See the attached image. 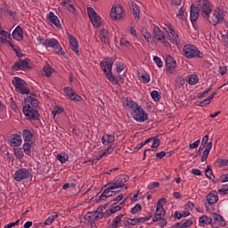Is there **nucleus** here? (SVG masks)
<instances>
[{"instance_id": "1", "label": "nucleus", "mask_w": 228, "mask_h": 228, "mask_svg": "<svg viewBox=\"0 0 228 228\" xmlns=\"http://www.w3.org/2000/svg\"><path fill=\"white\" fill-rule=\"evenodd\" d=\"M37 108L38 100L29 96L25 99V105L23 106L22 111L28 120H37L39 117Z\"/></svg>"}, {"instance_id": "2", "label": "nucleus", "mask_w": 228, "mask_h": 228, "mask_svg": "<svg viewBox=\"0 0 228 228\" xmlns=\"http://www.w3.org/2000/svg\"><path fill=\"white\" fill-rule=\"evenodd\" d=\"M126 105L131 110L133 119L136 122L143 123L145 120H149V114L134 101L126 100Z\"/></svg>"}, {"instance_id": "3", "label": "nucleus", "mask_w": 228, "mask_h": 228, "mask_svg": "<svg viewBox=\"0 0 228 228\" xmlns=\"http://www.w3.org/2000/svg\"><path fill=\"white\" fill-rule=\"evenodd\" d=\"M100 67L108 81L112 85H120V79L113 76V59H105L100 62Z\"/></svg>"}, {"instance_id": "4", "label": "nucleus", "mask_w": 228, "mask_h": 228, "mask_svg": "<svg viewBox=\"0 0 228 228\" xmlns=\"http://www.w3.org/2000/svg\"><path fill=\"white\" fill-rule=\"evenodd\" d=\"M165 204H167L165 200L158 201L156 212L152 218V222H159V226L161 228L167 225V220L165 218V215H167V211L165 210Z\"/></svg>"}, {"instance_id": "5", "label": "nucleus", "mask_w": 228, "mask_h": 228, "mask_svg": "<svg viewBox=\"0 0 228 228\" xmlns=\"http://www.w3.org/2000/svg\"><path fill=\"white\" fill-rule=\"evenodd\" d=\"M196 7H198L199 12L203 19H208L211 12H213V7L209 0H198Z\"/></svg>"}, {"instance_id": "6", "label": "nucleus", "mask_w": 228, "mask_h": 228, "mask_svg": "<svg viewBox=\"0 0 228 228\" xmlns=\"http://www.w3.org/2000/svg\"><path fill=\"white\" fill-rule=\"evenodd\" d=\"M183 53L185 58L189 60L193 58H204V53L199 50L195 45L188 44L183 46Z\"/></svg>"}, {"instance_id": "7", "label": "nucleus", "mask_w": 228, "mask_h": 228, "mask_svg": "<svg viewBox=\"0 0 228 228\" xmlns=\"http://www.w3.org/2000/svg\"><path fill=\"white\" fill-rule=\"evenodd\" d=\"M210 24L213 26H216L217 24H222L224 22V11L220 8H216L212 15L208 14V18L206 19Z\"/></svg>"}, {"instance_id": "8", "label": "nucleus", "mask_w": 228, "mask_h": 228, "mask_svg": "<svg viewBox=\"0 0 228 228\" xmlns=\"http://www.w3.org/2000/svg\"><path fill=\"white\" fill-rule=\"evenodd\" d=\"M12 83L16 92H19L22 95H28L29 89L26 88V82L22 78L14 77L12 80Z\"/></svg>"}, {"instance_id": "9", "label": "nucleus", "mask_w": 228, "mask_h": 228, "mask_svg": "<svg viewBox=\"0 0 228 228\" xmlns=\"http://www.w3.org/2000/svg\"><path fill=\"white\" fill-rule=\"evenodd\" d=\"M209 142V135H205L201 141V145L206 147L200 159L201 163H204L209 158V153L211 152V149H213V142Z\"/></svg>"}, {"instance_id": "10", "label": "nucleus", "mask_w": 228, "mask_h": 228, "mask_svg": "<svg viewBox=\"0 0 228 228\" xmlns=\"http://www.w3.org/2000/svg\"><path fill=\"white\" fill-rule=\"evenodd\" d=\"M29 177H31V172L26 167L17 169L13 175V179L17 181V183H20V181H24V179H29Z\"/></svg>"}, {"instance_id": "11", "label": "nucleus", "mask_w": 228, "mask_h": 228, "mask_svg": "<svg viewBox=\"0 0 228 228\" xmlns=\"http://www.w3.org/2000/svg\"><path fill=\"white\" fill-rule=\"evenodd\" d=\"M87 13H88V17H89L94 28H99L101 26V22H102L101 16H99V14H97L95 10H94V8H92V7L87 8Z\"/></svg>"}, {"instance_id": "12", "label": "nucleus", "mask_w": 228, "mask_h": 228, "mask_svg": "<svg viewBox=\"0 0 228 228\" xmlns=\"http://www.w3.org/2000/svg\"><path fill=\"white\" fill-rule=\"evenodd\" d=\"M129 181V176L126 175H118L114 182L109 183L112 185L111 188H114V190H117L118 188L124 187V184Z\"/></svg>"}, {"instance_id": "13", "label": "nucleus", "mask_w": 228, "mask_h": 228, "mask_svg": "<svg viewBox=\"0 0 228 228\" xmlns=\"http://www.w3.org/2000/svg\"><path fill=\"white\" fill-rule=\"evenodd\" d=\"M110 17L113 19V20H120V19L124 17V11L122 10V6H120V4H115L112 6Z\"/></svg>"}, {"instance_id": "14", "label": "nucleus", "mask_w": 228, "mask_h": 228, "mask_svg": "<svg viewBox=\"0 0 228 228\" xmlns=\"http://www.w3.org/2000/svg\"><path fill=\"white\" fill-rule=\"evenodd\" d=\"M153 38L159 44L167 45V37H165V32H163V30H161V28L159 27H154L153 28Z\"/></svg>"}, {"instance_id": "15", "label": "nucleus", "mask_w": 228, "mask_h": 228, "mask_svg": "<svg viewBox=\"0 0 228 228\" xmlns=\"http://www.w3.org/2000/svg\"><path fill=\"white\" fill-rule=\"evenodd\" d=\"M177 67V62L174 60V57L167 55L166 58V70L169 74H175V68Z\"/></svg>"}, {"instance_id": "16", "label": "nucleus", "mask_w": 228, "mask_h": 228, "mask_svg": "<svg viewBox=\"0 0 228 228\" xmlns=\"http://www.w3.org/2000/svg\"><path fill=\"white\" fill-rule=\"evenodd\" d=\"M68 39L71 51H73V53H75L77 56H79V42L77 41V38L70 34H68Z\"/></svg>"}, {"instance_id": "17", "label": "nucleus", "mask_w": 228, "mask_h": 228, "mask_svg": "<svg viewBox=\"0 0 228 228\" xmlns=\"http://www.w3.org/2000/svg\"><path fill=\"white\" fill-rule=\"evenodd\" d=\"M64 94L67 95V97H69V99H70V101L75 102H81V101H83V98L77 94L74 93L70 87H65Z\"/></svg>"}, {"instance_id": "18", "label": "nucleus", "mask_w": 228, "mask_h": 228, "mask_svg": "<svg viewBox=\"0 0 228 228\" xmlns=\"http://www.w3.org/2000/svg\"><path fill=\"white\" fill-rule=\"evenodd\" d=\"M190 18H191V22L192 24H195L197 20H199V16L200 15V12H199V8L197 7L196 4H191L190 7Z\"/></svg>"}, {"instance_id": "19", "label": "nucleus", "mask_w": 228, "mask_h": 228, "mask_svg": "<svg viewBox=\"0 0 228 228\" xmlns=\"http://www.w3.org/2000/svg\"><path fill=\"white\" fill-rule=\"evenodd\" d=\"M29 63L28 62V59L19 60L12 66V70H26V69H29Z\"/></svg>"}, {"instance_id": "20", "label": "nucleus", "mask_w": 228, "mask_h": 228, "mask_svg": "<svg viewBox=\"0 0 228 228\" xmlns=\"http://www.w3.org/2000/svg\"><path fill=\"white\" fill-rule=\"evenodd\" d=\"M11 39H12V34H10V32L5 30H0V42L2 44L12 45V42H10Z\"/></svg>"}, {"instance_id": "21", "label": "nucleus", "mask_w": 228, "mask_h": 228, "mask_svg": "<svg viewBox=\"0 0 228 228\" xmlns=\"http://www.w3.org/2000/svg\"><path fill=\"white\" fill-rule=\"evenodd\" d=\"M107 186L108 187L102 193L100 200H104V199H108V197H113V194L115 193V191L111 190H115V188H112L113 185L110 183H107Z\"/></svg>"}, {"instance_id": "22", "label": "nucleus", "mask_w": 228, "mask_h": 228, "mask_svg": "<svg viewBox=\"0 0 228 228\" xmlns=\"http://www.w3.org/2000/svg\"><path fill=\"white\" fill-rule=\"evenodd\" d=\"M11 147H20L22 145V137L20 134H12L10 138Z\"/></svg>"}, {"instance_id": "23", "label": "nucleus", "mask_w": 228, "mask_h": 228, "mask_svg": "<svg viewBox=\"0 0 228 228\" xmlns=\"http://www.w3.org/2000/svg\"><path fill=\"white\" fill-rule=\"evenodd\" d=\"M12 37L14 40H18V42H20V40L24 38V32L22 31V28H20V26L16 27V28L12 31Z\"/></svg>"}, {"instance_id": "24", "label": "nucleus", "mask_w": 228, "mask_h": 228, "mask_svg": "<svg viewBox=\"0 0 228 228\" xmlns=\"http://www.w3.org/2000/svg\"><path fill=\"white\" fill-rule=\"evenodd\" d=\"M100 40L108 45L110 44V31L106 28H102L100 30Z\"/></svg>"}, {"instance_id": "25", "label": "nucleus", "mask_w": 228, "mask_h": 228, "mask_svg": "<svg viewBox=\"0 0 228 228\" xmlns=\"http://www.w3.org/2000/svg\"><path fill=\"white\" fill-rule=\"evenodd\" d=\"M115 142V135L110 134H104L102 137V145H111Z\"/></svg>"}, {"instance_id": "26", "label": "nucleus", "mask_w": 228, "mask_h": 228, "mask_svg": "<svg viewBox=\"0 0 228 228\" xmlns=\"http://www.w3.org/2000/svg\"><path fill=\"white\" fill-rule=\"evenodd\" d=\"M125 225L126 227H133L134 225H138V224H142V219H140V217H136V218H127L126 220H125Z\"/></svg>"}, {"instance_id": "27", "label": "nucleus", "mask_w": 228, "mask_h": 228, "mask_svg": "<svg viewBox=\"0 0 228 228\" xmlns=\"http://www.w3.org/2000/svg\"><path fill=\"white\" fill-rule=\"evenodd\" d=\"M161 28H163L167 36L175 31V28L174 27V25H172V23L168 21L162 23Z\"/></svg>"}, {"instance_id": "28", "label": "nucleus", "mask_w": 228, "mask_h": 228, "mask_svg": "<svg viewBox=\"0 0 228 228\" xmlns=\"http://www.w3.org/2000/svg\"><path fill=\"white\" fill-rule=\"evenodd\" d=\"M48 20L49 22H52L56 28H60V19H58V16L54 14V12H50L48 13Z\"/></svg>"}, {"instance_id": "29", "label": "nucleus", "mask_w": 228, "mask_h": 228, "mask_svg": "<svg viewBox=\"0 0 228 228\" xmlns=\"http://www.w3.org/2000/svg\"><path fill=\"white\" fill-rule=\"evenodd\" d=\"M130 8H131L132 13H134L135 17V20H140V7L138 6V4H136V3L134 2H132Z\"/></svg>"}, {"instance_id": "30", "label": "nucleus", "mask_w": 228, "mask_h": 228, "mask_svg": "<svg viewBox=\"0 0 228 228\" xmlns=\"http://www.w3.org/2000/svg\"><path fill=\"white\" fill-rule=\"evenodd\" d=\"M58 44L60 43L55 38L45 39V41H43V45L45 47H52L53 49H54Z\"/></svg>"}, {"instance_id": "31", "label": "nucleus", "mask_w": 228, "mask_h": 228, "mask_svg": "<svg viewBox=\"0 0 228 228\" xmlns=\"http://www.w3.org/2000/svg\"><path fill=\"white\" fill-rule=\"evenodd\" d=\"M212 222L213 219L211 217H208V216H203L199 219V224L200 227H204V225H209L210 224H212Z\"/></svg>"}, {"instance_id": "32", "label": "nucleus", "mask_w": 228, "mask_h": 228, "mask_svg": "<svg viewBox=\"0 0 228 228\" xmlns=\"http://www.w3.org/2000/svg\"><path fill=\"white\" fill-rule=\"evenodd\" d=\"M22 138H23L25 142H32L33 141V133H31L28 129H24L22 131Z\"/></svg>"}, {"instance_id": "33", "label": "nucleus", "mask_w": 228, "mask_h": 228, "mask_svg": "<svg viewBox=\"0 0 228 228\" xmlns=\"http://www.w3.org/2000/svg\"><path fill=\"white\" fill-rule=\"evenodd\" d=\"M193 225V219H186L177 224L178 228H189Z\"/></svg>"}, {"instance_id": "34", "label": "nucleus", "mask_w": 228, "mask_h": 228, "mask_svg": "<svg viewBox=\"0 0 228 228\" xmlns=\"http://www.w3.org/2000/svg\"><path fill=\"white\" fill-rule=\"evenodd\" d=\"M167 37L172 44H179V34H177V30H175L173 33L168 34Z\"/></svg>"}, {"instance_id": "35", "label": "nucleus", "mask_w": 228, "mask_h": 228, "mask_svg": "<svg viewBox=\"0 0 228 228\" xmlns=\"http://www.w3.org/2000/svg\"><path fill=\"white\" fill-rule=\"evenodd\" d=\"M57 159L63 165L66 161H69V154L64 152L60 153L57 155Z\"/></svg>"}, {"instance_id": "36", "label": "nucleus", "mask_w": 228, "mask_h": 228, "mask_svg": "<svg viewBox=\"0 0 228 228\" xmlns=\"http://www.w3.org/2000/svg\"><path fill=\"white\" fill-rule=\"evenodd\" d=\"M138 78L144 84L151 83V75H149V73L143 75L138 74Z\"/></svg>"}, {"instance_id": "37", "label": "nucleus", "mask_w": 228, "mask_h": 228, "mask_svg": "<svg viewBox=\"0 0 228 228\" xmlns=\"http://www.w3.org/2000/svg\"><path fill=\"white\" fill-rule=\"evenodd\" d=\"M113 151H115V148H113V145L110 144L107 149L102 150L100 152L102 156H110V154H112Z\"/></svg>"}, {"instance_id": "38", "label": "nucleus", "mask_w": 228, "mask_h": 228, "mask_svg": "<svg viewBox=\"0 0 228 228\" xmlns=\"http://www.w3.org/2000/svg\"><path fill=\"white\" fill-rule=\"evenodd\" d=\"M122 216H124V215H119V216H116V217L113 219V221H112V223H111V224H110L112 228H117V227H118V224H119L120 222L122 221Z\"/></svg>"}, {"instance_id": "39", "label": "nucleus", "mask_w": 228, "mask_h": 228, "mask_svg": "<svg viewBox=\"0 0 228 228\" xmlns=\"http://www.w3.org/2000/svg\"><path fill=\"white\" fill-rule=\"evenodd\" d=\"M188 83L191 86L197 85V83H199V77L197 75L189 76Z\"/></svg>"}, {"instance_id": "40", "label": "nucleus", "mask_w": 228, "mask_h": 228, "mask_svg": "<svg viewBox=\"0 0 228 228\" xmlns=\"http://www.w3.org/2000/svg\"><path fill=\"white\" fill-rule=\"evenodd\" d=\"M120 209H122V207L114 204L112 205V207L110 208V210H107L106 213L107 215H113L114 213H117V211H120Z\"/></svg>"}, {"instance_id": "41", "label": "nucleus", "mask_w": 228, "mask_h": 228, "mask_svg": "<svg viewBox=\"0 0 228 228\" xmlns=\"http://www.w3.org/2000/svg\"><path fill=\"white\" fill-rule=\"evenodd\" d=\"M151 97L155 102H159V101L161 100V94L156 90L151 93Z\"/></svg>"}, {"instance_id": "42", "label": "nucleus", "mask_w": 228, "mask_h": 228, "mask_svg": "<svg viewBox=\"0 0 228 228\" xmlns=\"http://www.w3.org/2000/svg\"><path fill=\"white\" fill-rule=\"evenodd\" d=\"M43 72L45 73V75L46 76V77H51V75L53 74V72H54V69L53 68H51V66L46 65L44 69H43Z\"/></svg>"}, {"instance_id": "43", "label": "nucleus", "mask_w": 228, "mask_h": 228, "mask_svg": "<svg viewBox=\"0 0 228 228\" xmlns=\"http://www.w3.org/2000/svg\"><path fill=\"white\" fill-rule=\"evenodd\" d=\"M176 17H178L179 20H186V15H184V8L181 7L176 14Z\"/></svg>"}, {"instance_id": "44", "label": "nucleus", "mask_w": 228, "mask_h": 228, "mask_svg": "<svg viewBox=\"0 0 228 228\" xmlns=\"http://www.w3.org/2000/svg\"><path fill=\"white\" fill-rule=\"evenodd\" d=\"M152 140H154V138L147 139L144 142H141V143L137 144V146L134 148V151L137 152V151H140L141 149H142L144 147V145H147V143H151V142H152Z\"/></svg>"}, {"instance_id": "45", "label": "nucleus", "mask_w": 228, "mask_h": 228, "mask_svg": "<svg viewBox=\"0 0 228 228\" xmlns=\"http://www.w3.org/2000/svg\"><path fill=\"white\" fill-rule=\"evenodd\" d=\"M23 151L27 156H31V143L25 142L23 144Z\"/></svg>"}, {"instance_id": "46", "label": "nucleus", "mask_w": 228, "mask_h": 228, "mask_svg": "<svg viewBox=\"0 0 228 228\" xmlns=\"http://www.w3.org/2000/svg\"><path fill=\"white\" fill-rule=\"evenodd\" d=\"M207 200H218V192L214 191L208 194Z\"/></svg>"}, {"instance_id": "47", "label": "nucleus", "mask_w": 228, "mask_h": 228, "mask_svg": "<svg viewBox=\"0 0 228 228\" xmlns=\"http://www.w3.org/2000/svg\"><path fill=\"white\" fill-rule=\"evenodd\" d=\"M205 175L206 177H208V179H211L213 181V179H215V175H213V171L211 170V166H208L207 169L205 170Z\"/></svg>"}, {"instance_id": "48", "label": "nucleus", "mask_w": 228, "mask_h": 228, "mask_svg": "<svg viewBox=\"0 0 228 228\" xmlns=\"http://www.w3.org/2000/svg\"><path fill=\"white\" fill-rule=\"evenodd\" d=\"M120 45L121 47H127V49H131V47H133V45L124 37L120 39Z\"/></svg>"}, {"instance_id": "49", "label": "nucleus", "mask_w": 228, "mask_h": 228, "mask_svg": "<svg viewBox=\"0 0 228 228\" xmlns=\"http://www.w3.org/2000/svg\"><path fill=\"white\" fill-rule=\"evenodd\" d=\"M140 211H142V206L140 203H137L134 208H131L130 213L132 215H136L137 213H140Z\"/></svg>"}, {"instance_id": "50", "label": "nucleus", "mask_w": 228, "mask_h": 228, "mask_svg": "<svg viewBox=\"0 0 228 228\" xmlns=\"http://www.w3.org/2000/svg\"><path fill=\"white\" fill-rule=\"evenodd\" d=\"M14 156H16L18 159H22V158H24V151H22V148H18L15 150Z\"/></svg>"}, {"instance_id": "51", "label": "nucleus", "mask_w": 228, "mask_h": 228, "mask_svg": "<svg viewBox=\"0 0 228 228\" xmlns=\"http://www.w3.org/2000/svg\"><path fill=\"white\" fill-rule=\"evenodd\" d=\"M143 38L146 40V42L149 44L151 42V32L147 31V29H142V31Z\"/></svg>"}, {"instance_id": "52", "label": "nucleus", "mask_w": 228, "mask_h": 228, "mask_svg": "<svg viewBox=\"0 0 228 228\" xmlns=\"http://www.w3.org/2000/svg\"><path fill=\"white\" fill-rule=\"evenodd\" d=\"M58 218V215L50 216L45 222V225H51L54 220Z\"/></svg>"}, {"instance_id": "53", "label": "nucleus", "mask_w": 228, "mask_h": 228, "mask_svg": "<svg viewBox=\"0 0 228 228\" xmlns=\"http://www.w3.org/2000/svg\"><path fill=\"white\" fill-rule=\"evenodd\" d=\"M53 49L56 54H59L60 56H63V54H65L63 48L60 45V43H58V45H56Z\"/></svg>"}, {"instance_id": "54", "label": "nucleus", "mask_w": 228, "mask_h": 228, "mask_svg": "<svg viewBox=\"0 0 228 228\" xmlns=\"http://www.w3.org/2000/svg\"><path fill=\"white\" fill-rule=\"evenodd\" d=\"M214 218L217 221V222H221L220 224L224 227L225 225V221H224V217H222V216L218 215V214H214Z\"/></svg>"}, {"instance_id": "55", "label": "nucleus", "mask_w": 228, "mask_h": 228, "mask_svg": "<svg viewBox=\"0 0 228 228\" xmlns=\"http://www.w3.org/2000/svg\"><path fill=\"white\" fill-rule=\"evenodd\" d=\"M151 138H153V140H151V142H153L151 144V149H158L161 143V141H159V139H156V137Z\"/></svg>"}, {"instance_id": "56", "label": "nucleus", "mask_w": 228, "mask_h": 228, "mask_svg": "<svg viewBox=\"0 0 228 228\" xmlns=\"http://www.w3.org/2000/svg\"><path fill=\"white\" fill-rule=\"evenodd\" d=\"M153 61L156 63V65H157V67H159V69H161V67H163V61H161V58H159L158 56H154Z\"/></svg>"}, {"instance_id": "57", "label": "nucleus", "mask_w": 228, "mask_h": 228, "mask_svg": "<svg viewBox=\"0 0 228 228\" xmlns=\"http://www.w3.org/2000/svg\"><path fill=\"white\" fill-rule=\"evenodd\" d=\"M218 193H220V195H227V193H228V184L223 185V188L218 190Z\"/></svg>"}, {"instance_id": "58", "label": "nucleus", "mask_w": 228, "mask_h": 228, "mask_svg": "<svg viewBox=\"0 0 228 228\" xmlns=\"http://www.w3.org/2000/svg\"><path fill=\"white\" fill-rule=\"evenodd\" d=\"M124 69H126V65H124V63L118 62L116 64V70L118 74H120Z\"/></svg>"}, {"instance_id": "59", "label": "nucleus", "mask_w": 228, "mask_h": 228, "mask_svg": "<svg viewBox=\"0 0 228 228\" xmlns=\"http://www.w3.org/2000/svg\"><path fill=\"white\" fill-rule=\"evenodd\" d=\"M216 95V92H214L211 95H209L207 99L203 100L205 104L208 106V104H211V100L215 99V96Z\"/></svg>"}, {"instance_id": "60", "label": "nucleus", "mask_w": 228, "mask_h": 228, "mask_svg": "<svg viewBox=\"0 0 228 228\" xmlns=\"http://www.w3.org/2000/svg\"><path fill=\"white\" fill-rule=\"evenodd\" d=\"M200 145V139L195 141L194 142L189 145L190 149H197Z\"/></svg>"}, {"instance_id": "61", "label": "nucleus", "mask_w": 228, "mask_h": 228, "mask_svg": "<svg viewBox=\"0 0 228 228\" xmlns=\"http://www.w3.org/2000/svg\"><path fill=\"white\" fill-rule=\"evenodd\" d=\"M19 222H20V220H17L16 222L10 223V224H6L5 226H4V228L15 227V225H19Z\"/></svg>"}, {"instance_id": "62", "label": "nucleus", "mask_w": 228, "mask_h": 228, "mask_svg": "<svg viewBox=\"0 0 228 228\" xmlns=\"http://www.w3.org/2000/svg\"><path fill=\"white\" fill-rule=\"evenodd\" d=\"M19 222H20V220H17L16 222L10 223V224H6L5 226H4V228L15 227V225H19Z\"/></svg>"}, {"instance_id": "63", "label": "nucleus", "mask_w": 228, "mask_h": 228, "mask_svg": "<svg viewBox=\"0 0 228 228\" xmlns=\"http://www.w3.org/2000/svg\"><path fill=\"white\" fill-rule=\"evenodd\" d=\"M19 222H20V220H17L16 222L10 223V224H6L5 226H4V228L15 227V225H19Z\"/></svg>"}, {"instance_id": "64", "label": "nucleus", "mask_w": 228, "mask_h": 228, "mask_svg": "<svg viewBox=\"0 0 228 228\" xmlns=\"http://www.w3.org/2000/svg\"><path fill=\"white\" fill-rule=\"evenodd\" d=\"M19 222H20V220H17L16 222L10 223V224H6L5 226H4V228L15 227V225H19Z\"/></svg>"}]
</instances>
